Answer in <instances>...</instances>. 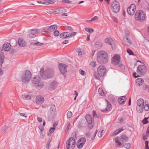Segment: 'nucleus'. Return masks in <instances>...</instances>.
I'll use <instances>...</instances> for the list:
<instances>
[{"instance_id": "nucleus-35", "label": "nucleus", "mask_w": 149, "mask_h": 149, "mask_svg": "<svg viewBox=\"0 0 149 149\" xmlns=\"http://www.w3.org/2000/svg\"><path fill=\"white\" fill-rule=\"evenodd\" d=\"M137 112H143V107L142 106H137L136 107Z\"/></svg>"}, {"instance_id": "nucleus-25", "label": "nucleus", "mask_w": 149, "mask_h": 149, "mask_svg": "<svg viewBox=\"0 0 149 149\" xmlns=\"http://www.w3.org/2000/svg\"><path fill=\"white\" fill-rule=\"evenodd\" d=\"M57 85V82L56 81H54L52 82L50 85V86L51 89L53 90L55 89Z\"/></svg>"}, {"instance_id": "nucleus-51", "label": "nucleus", "mask_w": 149, "mask_h": 149, "mask_svg": "<svg viewBox=\"0 0 149 149\" xmlns=\"http://www.w3.org/2000/svg\"><path fill=\"white\" fill-rule=\"evenodd\" d=\"M103 131V130H102L101 132H100L99 131L97 135L99 137H101L102 136V134H102Z\"/></svg>"}, {"instance_id": "nucleus-38", "label": "nucleus", "mask_w": 149, "mask_h": 149, "mask_svg": "<svg viewBox=\"0 0 149 149\" xmlns=\"http://www.w3.org/2000/svg\"><path fill=\"white\" fill-rule=\"evenodd\" d=\"M123 146L127 149H129L131 146V144L130 143H124Z\"/></svg>"}, {"instance_id": "nucleus-53", "label": "nucleus", "mask_w": 149, "mask_h": 149, "mask_svg": "<svg viewBox=\"0 0 149 149\" xmlns=\"http://www.w3.org/2000/svg\"><path fill=\"white\" fill-rule=\"evenodd\" d=\"M146 136L147 137H149V126L147 128V131L146 132Z\"/></svg>"}, {"instance_id": "nucleus-6", "label": "nucleus", "mask_w": 149, "mask_h": 149, "mask_svg": "<svg viewBox=\"0 0 149 149\" xmlns=\"http://www.w3.org/2000/svg\"><path fill=\"white\" fill-rule=\"evenodd\" d=\"M31 76V74L30 71L27 70L24 74H23L22 77V81L24 83H26L29 82Z\"/></svg>"}, {"instance_id": "nucleus-7", "label": "nucleus", "mask_w": 149, "mask_h": 149, "mask_svg": "<svg viewBox=\"0 0 149 149\" xmlns=\"http://www.w3.org/2000/svg\"><path fill=\"white\" fill-rule=\"evenodd\" d=\"M86 119L89 124V128L91 129L94 125L93 119L92 116L89 114H87L85 117Z\"/></svg>"}, {"instance_id": "nucleus-27", "label": "nucleus", "mask_w": 149, "mask_h": 149, "mask_svg": "<svg viewBox=\"0 0 149 149\" xmlns=\"http://www.w3.org/2000/svg\"><path fill=\"white\" fill-rule=\"evenodd\" d=\"M144 104V100L140 98L138 99L137 101V106H142L143 107Z\"/></svg>"}, {"instance_id": "nucleus-45", "label": "nucleus", "mask_w": 149, "mask_h": 149, "mask_svg": "<svg viewBox=\"0 0 149 149\" xmlns=\"http://www.w3.org/2000/svg\"><path fill=\"white\" fill-rule=\"evenodd\" d=\"M95 45L97 48H99L102 46V45L99 42H96L95 43Z\"/></svg>"}, {"instance_id": "nucleus-24", "label": "nucleus", "mask_w": 149, "mask_h": 149, "mask_svg": "<svg viewBox=\"0 0 149 149\" xmlns=\"http://www.w3.org/2000/svg\"><path fill=\"white\" fill-rule=\"evenodd\" d=\"M124 38L125 39L126 44L128 46H130L132 44V42L129 39L127 36H125L124 37Z\"/></svg>"}, {"instance_id": "nucleus-17", "label": "nucleus", "mask_w": 149, "mask_h": 149, "mask_svg": "<svg viewBox=\"0 0 149 149\" xmlns=\"http://www.w3.org/2000/svg\"><path fill=\"white\" fill-rule=\"evenodd\" d=\"M54 13L56 14L62 13H64L65 12V10L63 7L58 8L55 9L54 11Z\"/></svg>"}, {"instance_id": "nucleus-40", "label": "nucleus", "mask_w": 149, "mask_h": 149, "mask_svg": "<svg viewBox=\"0 0 149 149\" xmlns=\"http://www.w3.org/2000/svg\"><path fill=\"white\" fill-rule=\"evenodd\" d=\"M111 109V106L110 104H108L107 108L106 109V111H110Z\"/></svg>"}, {"instance_id": "nucleus-1", "label": "nucleus", "mask_w": 149, "mask_h": 149, "mask_svg": "<svg viewBox=\"0 0 149 149\" xmlns=\"http://www.w3.org/2000/svg\"><path fill=\"white\" fill-rule=\"evenodd\" d=\"M44 72L43 68H41L40 75L42 79L46 80L51 79L53 77L54 71L53 69L48 68L46 70L45 73H44Z\"/></svg>"}, {"instance_id": "nucleus-33", "label": "nucleus", "mask_w": 149, "mask_h": 149, "mask_svg": "<svg viewBox=\"0 0 149 149\" xmlns=\"http://www.w3.org/2000/svg\"><path fill=\"white\" fill-rule=\"evenodd\" d=\"M55 1L54 0H45V5L53 4L54 3Z\"/></svg>"}, {"instance_id": "nucleus-23", "label": "nucleus", "mask_w": 149, "mask_h": 149, "mask_svg": "<svg viewBox=\"0 0 149 149\" xmlns=\"http://www.w3.org/2000/svg\"><path fill=\"white\" fill-rule=\"evenodd\" d=\"M18 43L19 46L21 47H24L26 45L25 41L21 38L19 39Z\"/></svg>"}, {"instance_id": "nucleus-22", "label": "nucleus", "mask_w": 149, "mask_h": 149, "mask_svg": "<svg viewBox=\"0 0 149 149\" xmlns=\"http://www.w3.org/2000/svg\"><path fill=\"white\" fill-rule=\"evenodd\" d=\"M119 140L123 142L127 141L129 140V138L125 135H122L120 136Z\"/></svg>"}, {"instance_id": "nucleus-59", "label": "nucleus", "mask_w": 149, "mask_h": 149, "mask_svg": "<svg viewBox=\"0 0 149 149\" xmlns=\"http://www.w3.org/2000/svg\"><path fill=\"white\" fill-rule=\"evenodd\" d=\"M98 17L97 16H95L93 18H92L91 19V20H90V21H93L95 20H96L97 19H98Z\"/></svg>"}, {"instance_id": "nucleus-42", "label": "nucleus", "mask_w": 149, "mask_h": 149, "mask_svg": "<svg viewBox=\"0 0 149 149\" xmlns=\"http://www.w3.org/2000/svg\"><path fill=\"white\" fill-rule=\"evenodd\" d=\"M85 30L87 32L89 33H92L93 32V30L91 28H85Z\"/></svg>"}, {"instance_id": "nucleus-18", "label": "nucleus", "mask_w": 149, "mask_h": 149, "mask_svg": "<svg viewBox=\"0 0 149 149\" xmlns=\"http://www.w3.org/2000/svg\"><path fill=\"white\" fill-rule=\"evenodd\" d=\"M3 49L5 51H8L11 49V45L10 43L8 42L4 44L3 47Z\"/></svg>"}, {"instance_id": "nucleus-21", "label": "nucleus", "mask_w": 149, "mask_h": 149, "mask_svg": "<svg viewBox=\"0 0 149 149\" xmlns=\"http://www.w3.org/2000/svg\"><path fill=\"white\" fill-rule=\"evenodd\" d=\"M40 78L39 76L37 75L32 80V82L33 84H36L40 81Z\"/></svg>"}, {"instance_id": "nucleus-11", "label": "nucleus", "mask_w": 149, "mask_h": 149, "mask_svg": "<svg viewBox=\"0 0 149 149\" xmlns=\"http://www.w3.org/2000/svg\"><path fill=\"white\" fill-rule=\"evenodd\" d=\"M136 6L134 4H132L127 9L128 13L130 15H133L136 10Z\"/></svg>"}, {"instance_id": "nucleus-39", "label": "nucleus", "mask_w": 149, "mask_h": 149, "mask_svg": "<svg viewBox=\"0 0 149 149\" xmlns=\"http://www.w3.org/2000/svg\"><path fill=\"white\" fill-rule=\"evenodd\" d=\"M98 92L100 95L101 96H104L105 95L104 93L102 88H99L98 89Z\"/></svg>"}, {"instance_id": "nucleus-16", "label": "nucleus", "mask_w": 149, "mask_h": 149, "mask_svg": "<svg viewBox=\"0 0 149 149\" xmlns=\"http://www.w3.org/2000/svg\"><path fill=\"white\" fill-rule=\"evenodd\" d=\"M44 97L41 96H38L36 98V102L37 104H40L44 102Z\"/></svg>"}, {"instance_id": "nucleus-58", "label": "nucleus", "mask_w": 149, "mask_h": 149, "mask_svg": "<svg viewBox=\"0 0 149 149\" xmlns=\"http://www.w3.org/2000/svg\"><path fill=\"white\" fill-rule=\"evenodd\" d=\"M38 128L41 132H43V131L44 130V128H43V127H42V126H39Z\"/></svg>"}, {"instance_id": "nucleus-44", "label": "nucleus", "mask_w": 149, "mask_h": 149, "mask_svg": "<svg viewBox=\"0 0 149 149\" xmlns=\"http://www.w3.org/2000/svg\"><path fill=\"white\" fill-rule=\"evenodd\" d=\"M149 117L147 118H145L142 121V122L143 124H146L148 123V118Z\"/></svg>"}, {"instance_id": "nucleus-15", "label": "nucleus", "mask_w": 149, "mask_h": 149, "mask_svg": "<svg viewBox=\"0 0 149 149\" xmlns=\"http://www.w3.org/2000/svg\"><path fill=\"white\" fill-rule=\"evenodd\" d=\"M38 32V30L36 29H32L29 31V34L27 36L28 38H33L36 36V35L34 34L36 33H37Z\"/></svg>"}, {"instance_id": "nucleus-60", "label": "nucleus", "mask_w": 149, "mask_h": 149, "mask_svg": "<svg viewBox=\"0 0 149 149\" xmlns=\"http://www.w3.org/2000/svg\"><path fill=\"white\" fill-rule=\"evenodd\" d=\"M133 77H134L135 78L139 77L138 75L135 72L133 73Z\"/></svg>"}, {"instance_id": "nucleus-54", "label": "nucleus", "mask_w": 149, "mask_h": 149, "mask_svg": "<svg viewBox=\"0 0 149 149\" xmlns=\"http://www.w3.org/2000/svg\"><path fill=\"white\" fill-rule=\"evenodd\" d=\"M93 74H94V77L95 78H96L97 79H100V77L99 76H98L96 73H94Z\"/></svg>"}, {"instance_id": "nucleus-49", "label": "nucleus", "mask_w": 149, "mask_h": 149, "mask_svg": "<svg viewBox=\"0 0 149 149\" xmlns=\"http://www.w3.org/2000/svg\"><path fill=\"white\" fill-rule=\"evenodd\" d=\"M59 33L58 31H55L54 32V35L55 36H57L59 35Z\"/></svg>"}, {"instance_id": "nucleus-57", "label": "nucleus", "mask_w": 149, "mask_h": 149, "mask_svg": "<svg viewBox=\"0 0 149 149\" xmlns=\"http://www.w3.org/2000/svg\"><path fill=\"white\" fill-rule=\"evenodd\" d=\"M45 0H44L42 1H37V2L39 3L43 4L44 5H45Z\"/></svg>"}, {"instance_id": "nucleus-46", "label": "nucleus", "mask_w": 149, "mask_h": 149, "mask_svg": "<svg viewBox=\"0 0 149 149\" xmlns=\"http://www.w3.org/2000/svg\"><path fill=\"white\" fill-rule=\"evenodd\" d=\"M56 110V107L55 105H53L51 106L50 109V111H54Z\"/></svg>"}, {"instance_id": "nucleus-34", "label": "nucleus", "mask_w": 149, "mask_h": 149, "mask_svg": "<svg viewBox=\"0 0 149 149\" xmlns=\"http://www.w3.org/2000/svg\"><path fill=\"white\" fill-rule=\"evenodd\" d=\"M113 40L112 39L110 38H107L105 39V43H107L109 45L111 44V42H112Z\"/></svg>"}, {"instance_id": "nucleus-48", "label": "nucleus", "mask_w": 149, "mask_h": 149, "mask_svg": "<svg viewBox=\"0 0 149 149\" xmlns=\"http://www.w3.org/2000/svg\"><path fill=\"white\" fill-rule=\"evenodd\" d=\"M8 127L6 125H5L3 126L2 127V129L3 130H4L5 131H6L8 129Z\"/></svg>"}, {"instance_id": "nucleus-29", "label": "nucleus", "mask_w": 149, "mask_h": 149, "mask_svg": "<svg viewBox=\"0 0 149 149\" xmlns=\"http://www.w3.org/2000/svg\"><path fill=\"white\" fill-rule=\"evenodd\" d=\"M43 43L40 42H36V40H33L31 42V44L33 45H37V46H40L43 45Z\"/></svg>"}, {"instance_id": "nucleus-62", "label": "nucleus", "mask_w": 149, "mask_h": 149, "mask_svg": "<svg viewBox=\"0 0 149 149\" xmlns=\"http://www.w3.org/2000/svg\"><path fill=\"white\" fill-rule=\"evenodd\" d=\"M62 2L63 3H69L71 2V1H70L68 0H63L62 1Z\"/></svg>"}, {"instance_id": "nucleus-61", "label": "nucleus", "mask_w": 149, "mask_h": 149, "mask_svg": "<svg viewBox=\"0 0 149 149\" xmlns=\"http://www.w3.org/2000/svg\"><path fill=\"white\" fill-rule=\"evenodd\" d=\"M19 114H20V115L22 116H24L26 118L27 117V116L26 115V114L24 113L19 112Z\"/></svg>"}, {"instance_id": "nucleus-28", "label": "nucleus", "mask_w": 149, "mask_h": 149, "mask_svg": "<svg viewBox=\"0 0 149 149\" xmlns=\"http://www.w3.org/2000/svg\"><path fill=\"white\" fill-rule=\"evenodd\" d=\"M69 36L67 35V32H65L62 33L60 34V37L61 38H69Z\"/></svg>"}, {"instance_id": "nucleus-37", "label": "nucleus", "mask_w": 149, "mask_h": 149, "mask_svg": "<svg viewBox=\"0 0 149 149\" xmlns=\"http://www.w3.org/2000/svg\"><path fill=\"white\" fill-rule=\"evenodd\" d=\"M143 110L145 111H148L149 110V105L146 104L145 105H143Z\"/></svg>"}, {"instance_id": "nucleus-4", "label": "nucleus", "mask_w": 149, "mask_h": 149, "mask_svg": "<svg viewBox=\"0 0 149 149\" xmlns=\"http://www.w3.org/2000/svg\"><path fill=\"white\" fill-rule=\"evenodd\" d=\"M75 139L72 137L69 139L66 142V146L67 149H74L75 146Z\"/></svg>"}, {"instance_id": "nucleus-31", "label": "nucleus", "mask_w": 149, "mask_h": 149, "mask_svg": "<svg viewBox=\"0 0 149 149\" xmlns=\"http://www.w3.org/2000/svg\"><path fill=\"white\" fill-rule=\"evenodd\" d=\"M123 130L122 129V128H120L118 130H116L111 135L112 136L116 135Z\"/></svg>"}, {"instance_id": "nucleus-55", "label": "nucleus", "mask_w": 149, "mask_h": 149, "mask_svg": "<svg viewBox=\"0 0 149 149\" xmlns=\"http://www.w3.org/2000/svg\"><path fill=\"white\" fill-rule=\"evenodd\" d=\"M91 65L94 67H95L96 66V63L95 61H93L91 63Z\"/></svg>"}, {"instance_id": "nucleus-50", "label": "nucleus", "mask_w": 149, "mask_h": 149, "mask_svg": "<svg viewBox=\"0 0 149 149\" xmlns=\"http://www.w3.org/2000/svg\"><path fill=\"white\" fill-rule=\"evenodd\" d=\"M72 115V112H67V117L68 118H70Z\"/></svg>"}, {"instance_id": "nucleus-3", "label": "nucleus", "mask_w": 149, "mask_h": 149, "mask_svg": "<svg viewBox=\"0 0 149 149\" xmlns=\"http://www.w3.org/2000/svg\"><path fill=\"white\" fill-rule=\"evenodd\" d=\"M135 19L137 21L140 22L144 21L145 19V14L144 12L141 10H138L136 11L135 15Z\"/></svg>"}, {"instance_id": "nucleus-10", "label": "nucleus", "mask_w": 149, "mask_h": 149, "mask_svg": "<svg viewBox=\"0 0 149 149\" xmlns=\"http://www.w3.org/2000/svg\"><path fill=\"white\" fill-rule=\"evenodd\" d=\"M86 141V139L84 137L80 138L77 142V146L79 149L81 148Z\"/></svg>"}, {"instance_id": "nucleus-47", "label": "nucleus", "mask_w": 149, "mask_h": 149, "mask_svg": "<svg viewBox=\"0 0 149 149\" xmlns=\"http://www.w3.org/2000/svg\"><path fill=\"white\" fill-rule=\"evenodd\" d=\"M127 52L130 55H134L132 51L130 49H127Z\"/></svg>"}, {"instance_id": "nucleus-20", "label": "nucleus", "mask_w": 149, "mask_h": 149, "mask_svg": "<svg viewBox=\"0 0 149 149\" xmlns=\"http://www.w3.org/2000/svg\"><path fill=\"white\" fill-rule=\"evenodd\" d=\"M32 95L29 94H24L22 95L21 98L22 99L24 100H30L31 99Z\"/></svg>"}, {"instance_id": "nucleus-43", "label": "nucleus", "mask_w": 149, "mask_h": 149, "mask_svg": "<svg viewBox=\"0 0 149 149\" xmlns=\"http://www.w3.org/2000/svg\"><path fill=\"white\" fill-rule=\"evenodd\" d=\"M143 88L144 90L149 92V87L146 85L144 84L143 85Z\"/></svg>"}, {"instance_id": "nucleus-2", "label": "nucleus", "mask_w": 149, "mask_h": 149, "mask_svg": "<svg viewBox=\"0 0 149 149\" xmlns=\"http://www.w3.org/2000/svg\"><path fill=\"white\" fill-rule=\"evenodd\" d=\"M97 61L100 64H103L108 61V56L107 53L104 51H99L97 53Z\"/></svg>"}, {"instance_id": "nucleus-30", "label": "nucleus", "mask_w": 149, "mask_h": 149, "mask_svg": "<svg viewBox=\"0 0 149 149\" xmlns=\"http://www.w3.org/2000/svg\"><path fill=\"white\" fill-rule=\"evenodd\" d=\"M4 58L3 54L1 52L0 53V65H1L3 62Z\"/></svg>"}, {"instance_id": "nucleus-14", "label": "nucleus", "mask_w": 149, "mask_h": 149, "mask_svg": "<svg viewBox=\"0 0 149 149\" xmlns=\"http://www.w3.org/2000/svg\"><path fill=\"white\" fill-rule=\"evenodd\" d=\"M65 65H63L62 64H59L58 67L60 72L62 74H65L67 71L66 67Z\"/></svg>"}, {"instance_id": "nucleus-12", "label": "nucleus", "mask_w": 149, "mask_h": 149, "mask_svg": "<svg viewBox=\"0 0 149 149\" xmlns=\"http://www.w3.org/2000/svg\"><path fill=\"white\" fill-rule=\"evenodd\" d=\"M120 57L118 55H114L111 59L112 63L114 65L118 64L120 61Z\"/></svg>"}, {"instance_id": "nucleus-13", "label": "nucleus", "mask_w": 149, "mask_h": 149, "mask_svg": "<svg viewBox=\"0 0 149 149\" xmlns=\"http://www.w3.org/2000/svg\"><path fill=\"white\" fill-rule=\"evenodd\" d=\"M86 122L84 119H81L77 124V127L79 128L85 127Z\"/></svg>"}, {"instance_id": "nucleus-9", "label": "nucleus", "mask_w": 149, "mask_h": 149, "mask_svg": "<svg viewBox=\"0 0 149 149\" xmlns=\"http://www.w3.org/2000/svg\"><path fill=\"white\" fill-rule=\"evenodd\" d=\"M98 75L100 77H102L105 74L106 72V68L103 66H99L97 69Z\"/></svg>"}, {"instance_id": "nucleus-63", "label": "nucleus", "mask_w": 149, "mask_h": 149, "mask_svg": "<svg viewBox=\"0 0 149 149\" xmlns=\"http://www.w3.org/2000/svg\"><path fill=\"white\" fill-rule=\"evenodd\" d=\"M78 55L79 56H81L82 55L81 53V52L80 49V48H78Z\"/></svg>"}, {"instance_id": "nucleus-32", "label": "nucleus", "mask_w": 149, "mask_h": 149, "mask_svg": "<svg viewBox=\"0 0 149 149\" xmlns=\"http://www.w3.org/2000/svg\"><path fill=\"white\" fill-rule=\"evenodd\" d=\"M119 140H120L119 138L118 137H116L115 138V142L118 145L117 146L118 147H120L123 144V143H121L120 141H119Z\"/></svg>"}, {"instance_id": "nucleus-64", "label": "nucleus", "mask_w": 149, "mask_h": 149, "mask_svg": "<svg viewBox=\"0 0 149 149\" xmlns=\"http://www.w3.org/2000/svg\"><path fill=\"white\" fill-rule=\"evenodd\" d=\"M76 34V33L75 32H73L72 33L70 34L69 36V38L72 37V36H74Z\"/></svg>"}, {"instance_id": "nucleus-19", "label": "nucleus", "mask_w": 149, "mask_h": 149, "mask_svg": "<svg viewBox=\"0 0 149 149\" xmlns=\"http://www.w3.org/2000/svg\"><path fill=\"white\" fill-rule=\"evenodd\" d=\"M126 99H127L125 96H122L118 99V101L120 104H123L126 101Z\"/></svg>"}, {"instance_id": "nucleus-52", "label": "nucleus", "mask_w": 149, "mask_h": 149, "mask_svg": "<svg viewBox=\"0 0 149 149\" xmlns=\"http://www.w3.org/2000/svg\"><path fill=\"white\" fill-rule=\"evenodd\" d=\"M55 130V128L53 127H51L49 130V132H50V134H51Z\"/></svg>"}, {"instance_id": "nucleus-41", "label": "nucleus", "mask_w": 149, "mask_h": 149, "mask_svg": "<svg viewBox=\"0 0 149 149\" xmlns=\"http://www.w3.org/2000/svg\"><path fill=\"white\" fill-rule=\"evenodd\" d=\"M111 45V48L113 49H115L116 48V45L115 44V42L114 41H113L112 42H111V44L110 45Z\"/></svg>"}, {"instance_id": "nucleus-5", "label": "nucleus", "mask_w": 149, "mask_h": 149, "mask_svg": "<svg viewBox=\"0 0 149 149\" xmlns=\"http://www.w3.org/2000/svg\"><path fill=\"white\" fill-rule=\"evenodd\" d=\"M120 6L118 2L116 1L112 2L111 4V8L112 11L115 13H117L120 10Z\"/></svg>"}, {"instance_id": "nucleus-36", "label": "nucleus", "mask_w": 149, "mask_h": 149, "mask_svg": "<svg viewBox=\"0 0 149 149\" xmlns=\"http://www.w3.org/2000/svg\"><path fill=\"white\" fill-rule=\"evenodd\" d=\"M38 85L36 86V87L38 88H42L44 86V84L42 82L40 81L38 84Z\"/></svg>"}, {"instance_id": "nucleus-26", "label": "nucleus", "mask_w": 149, "mask_h": 149, "mask_svg": "<svg viewBox=\"0 0 149 149\" xmlns=\"http://www.w3.org/2000/svg\"><path fill=\"white\" fill-rule=\"evenodd\" d=\"M47 30L50 31H54L57 29V26L56 25H52L49 26H48L47 28Z\"/></svg>"}, {"instance_id": "nucleus-56", "label": "nucleus", "mask_w": 149, "mask_h": 149, "mask_svg": "<svg viewBox=\"0 0 149 149\" xmlns=\"http://www.w3.org/2000/svg\"><path fill=\"white\" fill-rule=\"evenodd\" d=\"M79 73L83 75H85V72L83 70H82L80 69L79 70Z\"/></svg>"}, {"instance_id": "nucleus-8", "label": "nucleus", "mask_w": 149, "mask_h": 149, "mask_svg": "<svg viewBox=\"0 0 149 149\" xmlns=\"http://www.w3.org/2000/svg\"><path fill=\"white\" fill-rule=\"evenodd\" d=\"M136 72L139 74L144 75L146 73V69L144 65H140L138 66Z\"/></svg>"}]
</instances>
